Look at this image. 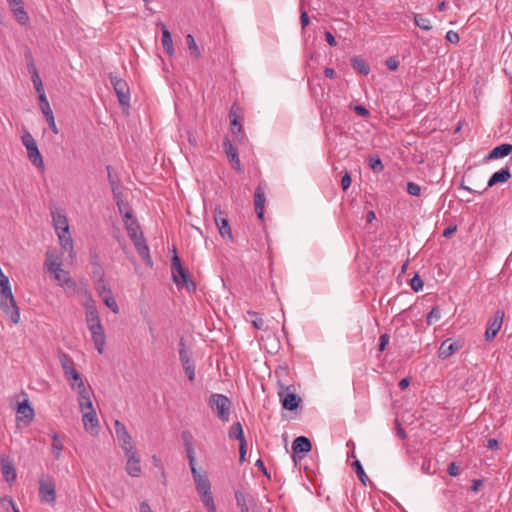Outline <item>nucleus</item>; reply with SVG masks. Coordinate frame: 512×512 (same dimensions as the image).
I'll list each match as a JSON object with an SVG mask.
<instances>
[{
	"instance_id": "obj_15",
	"label": "nucleus",
	"mask_w": 512,
	"mask_h": 512,
	"mask_svg": "<svg viewBox=\"0 0 512 512\" xmlns=\"http://www.w3.org/2000/svg\"><path fill=\"white\" fill-rule=\"evenodd\" d=\"M192 476L196 485V490L199 494L211 492V484L207 475L201 474L196 467H192Z\"/></svg>"
},
{
	"instance_id": "obj_30",
	"label": "nucleus",
	"mask_w": 512,
	"mask_h": 512,
	"mask_svg": "<svg viewBox=\"0 0 512 512\" xmlns=\"http://www.w3.org/2000/svg\"><path fill=\"white\" fill-rule=\"evenodd\" d=\"M162 46L168 55L174 54V47L171 34L165 25L162 24Z\"/></svg>"
},
{
	"instance_id": "obj_42",
	"label": "nucleus",
	"mask_w": 512,
	"mask_h": 512,
	"mask_svg": "<svg viewBox=\"0 0 512 512\" xmlns=\"http://www.w3.org/2000/svg\"><path fill=\"white\" fill-rule=\"evenodd\" d=\"M39 102L41 111L43 112L44 116L53 113L44 91H42L39 95Z\"/></svg>"
},
{
	"instance_id": "obj_46",
	"label": "nucleus",
	"mask_w": 512,
	"mask_h": 512,
	"mask_svg": "<svg viewBox=\"0 0 512 512\" xmlns=\"http://www.w3.org/2000/svg\"><path fill=\"white\" fill-rule=\"evenodd\" d=\"M103 302L105 303V305L111 309V311L115 314H117L119 312V307H118V304L113 296V294L111 296H108V297H105L102 299Z\"/></svg>"
},
{
	"instance_id": "obj_1",
	"label": "nucleus",
	"mask_w": 512,
	"mask_h": 512,
	"mask_svg": "<svg viewBox=\"0 0 512 512\" xmlns=\"http://www.w3.org/2000/svg\"><path fill=\"white\" fill-rule=\"evenodd\" d=\"M0 309L5 313L13 324L20 320V310L12 294L9 279L2 274L0 280Z\"/></svg>"
},
{
	"instance_id": "obj_39",
	"label": "nucleus",
	"mask_w": 512,
	"mask_h": 512,
	"mask_svg": "<svg viewBox=\"0 0 512 512\" xmlns=\"http://www.w3.org/2000/svg\"><path fill=\"white\" fill-rule=\"evenodd\" d=\"M57 235L59 237L60 245L62 246V248L66 249V250L72 249L73 241L69 235V231L68 232H59V233H57Z\"/></svg>"
},
{
	"instance_id": "obj_36",
	"label": "nucleus",
	"mask_w": 512,
	"mask_h": 512,
	"mask_svg": "<svg viewBox=\"0 0 512 512\" xmlns=\"http://www.w3.org/2000/svg\"><path fill=\"white\" fill-rule=\"evenodd\" d=\"M17 22L21 25H26L29 21V16L26 13L24 6H19L11 9Z\"/></svg>"
},
{
	"instance_id": "obj_62",
	"label": "nucleus",
	"mask_w": 512,
	"mask_h": 512,
	"mask_svg": "<svg viewBox=\"0 0 512 512\" xmlns=\"http://www.w3.org/2000/svg\"><path fill=\"white\" fill-rule=\"evenodd\" d=\"M354 111L357 115L359 116H362V117H367L369 116V111L368 109H366L364 106L362 105H357L354 107Z\"/></svg>"
},
{
	"instance_id": "obj_48",
	"label": "nucleus",
	"mask_w": 512,
	"mask_h": 512,
	"mask_svg": "<svg viewBox=\"0 0 512 512\" xmlns=\"http://www.w3.org/2000/svg\"><path fill=\"white\" fill-rule=\"evenodd\" d=\"M407 193L411 196H420L421 194V187L414 182H408L406 187Z\"/></svg>"
},
{
	"instance_id": "obj_41",
	"label": "nucleus",
	"mask_w": 512,
	"mask_h": 512,
	"mask_svg": "<svg viewBox=\"0 0 512 512\" xmlns=\"http://www.w3.org/2000/svg\"><path fill=\"white\" fill-rule=\"evenodd\" d=\"M248 316L250 317V321L252 323V325L256 328V329H263L264 328V321L262 319V317L260 316L259 313L257 312H254V311H248Z\"/></svg>"
},
{
	"instance_id": "obj_12",
	"label": "nucleus",
	"mask_w": 512,
	"mask_h": 512,
	"mask_svg": "<svg viewBox=\"0 0 512 512\" xmlns=\"http://www.w3.org/2000/svg\"><path fill=\"white\" fill-rule=\"evenodd\" d=\"M89 331L92 335V340L95 344L97 351L102 354L104 351L106 336L104 332V328L101 323L93 324L88 326Z\"/></svg>"
},
{
	"instance_id": "obj_21",
	"label": "nucleus",
	"mask_w": 512,
	"mask_h": 512,
	"mask_svg": "<svg viewBox=\"0 0 512 512\" xmlns=\"http://www.w3.org/2000/svg\"><path fill=\"white\" fill-rule=\"evenodd\" d=\"M265 193L261 186H258L254 195V206L257 217L260 220L264 218Z\"/></svg>"
},
{
	"instance_id": "obj_26",
	"label": "nucleus",
	"mask_w": 512,
	"mask_h": 512,
	"mask_svg": "<svg viewBox=\"0 0 512 512\" xmlns=\"http://www.w3.org/2000/svg\"><path fill=\"white\" fill-rule=\"evenodd\" d=\"M292 449L295 454L306 453L312 449L311 441L305 436H299L295 438L292 443Z\"/></svg>"
},
{
	"instance_id": "obj_51",
	"label": "nucleus",
	"mask_w": 512,
	"mask_h": 512,
	"mask_svg": "<svg viewBox=\"0 0 512 512\" xmlns=\"http://www.w3.org/2000/svg\"><path fill=\"white\" fill-rule=\"evenodd\" d=\"M390 340V336L387 333H384L379 338V345H378V351L383 352Z\"/></svg>"
},
{
	"instance_id": "obj_54",
	"label": "nucleus",
	"mask_w": 512,
	"mask_h": 512,
	"mask_svg": "<svg viewBox=\"0 0 512 512\" xmlns=\"http://www.w3.org/2000/svg\"><path fill=\"white\" fill-rule=\"evenodd\" d=\"M446 40L452 44H458L460 41L459 34L453 30H449L445 36Z\"/></svg>"
},
{
	"instance_id": "obj_60",
	"label": "nucleus",
	"mask_w": 512,
	"mask_h": 512,
	"mask_svg": "<svg viewBox=\"0 0 512 512\" xmlns=\"http://www.w3.org/2000/svg\"><path fill=\"white\" fill-rule=\"evenodd\" d=\"M450 476L456 477L459 475V466L455 462H451L447 469Z\"/></svg>"
},
{
	"instance_id": "obj_35",
	"label": "nucleus",
	"mask_w": 512,
	"mask_h": 512,
	"mask_svg": "<svg viewBox=\"0 0 512 512\" xmlns=\"http://www.w3.org/2000/svg\"><path fill=\"white\" fill-rule=\"evenodd\" d=\"M52 440H53L52 453H53L54 458L56 460H58L61 456V452H62L64 446H63V443L57 433H54L52 435Z\"/></svg>"
},
{
	"instance_id": "obj_52",
	"label": "nucleus",
	"mask_w": 512,
	"mask_h": 512,
	"mask_svg": "<svg viewBox=\"0 0 512 512\" xmlns=\"http://www.w3.org/2000/svg\"><path fill=\"white\" fill-rule=\"evenodd\" d=\"M185 450H186V453H187V458L189 460L190 468L192 469V467H196L195 466V450H194V447L188 445V447H185Z\"/></svg>"
},
{
	"instance_id": "obj_8",
	"label": "nucleus",
	"mask_w": 512,
	"mask_h": 512,
	"mask_svg": "<svg viewBox=\"0 0 512 512\" xmlns=\"http://www.w3.org/2000/svg\"><path fill=\"white\" fill-rule=\"evenodd\" d=\"M39 497L42 502L54 504L56 501V485L51 477L39 480Z\"/></svg>"
},
{
	"instance_id": "obj_7",
	"label": "nucleus",
	"mask_w": 512,
	"mask_h": 512,
	"mask_svg": "<svg viewBox=\"0 0 512 512\" xmlns=\"http://www.w3.org/2000/svg\"><path fill=\"white\" fill-rule=\"evenodd\" d=\"M278 385V395L281 400L283 408L289 411L296 410L301 402V398L294 392H291L289 386H285L281 382H279Z\"/></svg>"
},
{
	"instance_id": "obj_29",
	"label": "nucleus",
	"mask_w": 512,
	"mask_h": 512,
	"mask_svg": "<svg viewBox=\"0 0 512 512\" xmlns=\"http://www.w3.org/2000/svg\"><path fill=\"white\" fill-rule=\"evenodd\" d=\"M53 222L54 227L57 233L59 232H68L69 231V225L68 221L65 215L61 213H53Z\"/></svg>"
},
{
	"instance_id": "obj_57",
	"label": "nucleus",
	"mask_w": 512,
	"mask_h": 512,
	"mask_svg": "<svg viewBox=\"0 0 512 512\" xmlns=\"http://www.w3.org/2000/svg\"><path fill=\"white\" fill-rule=\"evenodd\" d=\"M385 65L386 67L389 69V70H392V71H395L398 69L399 67V61L397 60V58L395 57H389L386 61H385Z\"/></svg>"
},
{
	"instance_id": "obj_58",
	"label": "nucleus",
	"mask_w": 512,
	"mask_h": 512,
	"mask_svg": "<svg viewBox=\"0 0 512 512\" xmlns=\"http://www.w3.org/2000/svg\"><path fill=\"white\" fill-rule=\"evenodd\" d=\"M246 447H247L246 441L239 442V461L240 462L245 461Z\"/></svg>"
},
{
	"instance_id": "obj_6",
	"label": "nucleus",
	"mask_w": 512,
	"mask_h": 512,
	"mask_svg": "<svg viewBox=\"0 0 512 512\" xmlns=\"http://www.w3.org/2000/svg\"><path fill=\"white\" fill-rule=\"evenodd\" d=\"M109 79L118 97L119 104L123 109L128 110L130 108V89L127 82L114 73H110Z\"/></svg>"
},
{
	"instance_id": "obj_24",
	"label": "nucleus",
	"mask_w": 512,
	"mask_h": 512,
	"mask_svg": "<svg viewBox=\"0 0 512 512\" xmlns=\"http://www.w3.org/2000/svg\"><path fill=\"white\" fill-rule=\"evenodd\" d=\"M511 152H512V144L504 143V144H501V145L493 148L487 155L486 159L492 160V159L504 158V157L508 156Z\"/></svg>"
},
{
	"instance_id": "obj_34",
	"label": "nucleus",
	"mask_w": 512,
	"mask_h": 512,
	"mask_svg": "<svg viewBox=\"0 0 512 512\" xmlns=\"http://www.w3.org/2000/svg\"><path fill=\"white\" fill-rule=\"evenodd\" d=\"M352 67L362 75H367L370 72L368 64L359 57H353Z\"/></svg>"
},
{
	"instance_id": "obj_16",
	"label": "nucleus",
	"mask_w": 512,
	"mask_h": 512,
	"mask_svg": "<svg viewBox=\"0 0 512 512\" xmlns=\"http://www.w3.org/2000/svg\"><path fill=\"white\" fill-rule=\"evenodd\" d=\"M504 313L497 311L494 318L488 321L487 329L485 331L486 340H492L496 337L498 331L501 328Z\"/></svg>"
},
{
	"instance_id": "obj_61",
	"label": "nucleus",
	"mask_w": 512,
	"mask_h": 512,
	"mask_svg": "<svg viewBox=\"0 0 512 512\" xmlns=\"http://www.w3.org/2000/svg\"><path fill=\"white\" fill-rule=\"evenodd\" d=\"M181 437H182L185 447H188V445L193 446L192 435L189 431H183L181 434Z\"/></svg>"
},
{
	"instance_id": "obj_22",
	"label": "nucleus",
	"mask_w": 512,
	"mask_h": 512,
	"mask_svg": "<svg viewBox=\"0 0 512 512\" xmlns=\"http://www.w3.org/2000/svg\"><path fill=\"white\" fill-rule=\"evenodd\" d=\"M123 220H124L125 228L127 230V234L131 240L143 235V233L140 230L139 223L134 216L125 218Z\"/></svg>"
},
{
	"instance_id": "obj_49",
	"label": "nucleus",
	"mask_w": 512,
	"mask_h": 512,
	"mask_svg": "<svg viewBox=\"0 0 512 512\" xmlns=\"http://www.w3.org/2000/svg\"><path fill=\"white\" fill-rule=\"evenodd\" d=\"M410 286L415 292H418L423 288V281L418 274H415L410 280Z\"/></svg>"
},
{
	"instance_id": "obj_64",
	"label": "nucleus",
	"mask_w": 512,
	"mask_h": 512,
	"mask_svg": "<svg viewBox=\"0 0 512 512\" xmlns=\"http://www.w3.org/2000/svg\"><path fill=\"white\" fill-rule=\"evenodd\" d=\"M300 22H301V25H302L303 28L308 26L309 23H310L309 16H308V14H307V12L305 10L301 11Z\"/></svg>"
},
{
	"instance_id": "obj_59",
	"label": "nucleus",
	"mask_w": 512,
	"mask_h": 512,
	"mask_svg": "<svg viewBox=\"0 0 512 512\" xmlns=\"http://www.w3.org/2000/svg\"><path fill=\"white\" fill-rule=\"evenodd\" d=\"M351 185V176L346 172L341 179V187L343 190H347Z\"/></svg>"
},
{
	"instance_id": "obj_32",
	"label": "nucleus",
	"mask_w": 512,
	"mask_h": 512,
	"mask_svg": "<svg viewBox=\"0 0 512 512\" xmlns=\"http://www.w3.org/2000/svg\"><path fill=\"white\" fill-rule=\"evenodd\" d=\"M86 322L87 326L101 323L98 311L94 305L87 306L86 308Z\"/></svg>"
},
{
	"instance_id": "obj_38",
	"label": "nucleus",
	"mask_w": 512,
	"mask_h": 512,
	"mask_svg": "<svg viewBox=\"0 0 512 512\" xmlns=\"http://www.w3.org/2000/svg\"><path fill=\"white\" fill-rule=\"evenodd\" d=\"M414 23L423 30L428 31L432 29L430 20L421 14L414 15Z\"/></svg>"
},
{
	"instance_id": "obj_40",
	"label": "nucleus",
	"mask_w": 512,
	"mask_h": 512,
	"mask_svg": "<svg viewBox=\"0 0 512 512\" xmlns=\"http://www.w3.org/2000/svg\"><path fill=\"white\" fill-rule=\"evenodd\" d=\"M352 467L354 468L355 473L357 474V476H358L359 480L361 481V483L363 485H366V482L368 481V477L365 474L364 469H363L362 464L360 463V461L359 460H355L352 463Z\"/></svg>"
},
{
	"instance_id": "obj_45",
	"label": "nucleus",
	"mask_w": 512,
	"mask_h": 512,
	"mask_svg": "<svg viewBox=\"0 0 512 512\" xmlns=\"http://www.w3.org/2000/svg\"><path fill=\"white\" fill-rule=\"evenodd\" d=\"M441 318L440 309L438 306H434L431 311L427 315V324L431 325L434 322L438 321Z\"/></svg>"
},
{
	"instance_id": "obj_28",
	"label": "nucleus",
	"mask_w": 512,
	"mask_h": 512,
	"mask_svg": "<svg viewBox=\"0 0 512 512\" xmlns=\"http://www.w3.org/2000/svg\"><path fill=\"white\" fill-rule=\"evenodd\" d=\"M45 269L48 272L54 273L58 269L62 268V263L54 253L48 251L46 253V260L44 263Z\"/></svg>"
},
{
	"instance_id": "obj_17",
	"label": "nucleus",
	"mask_w": 512,
	"mask_h": 512,
	"mask_svg": "<svg viewBox=\"0 0 512 512\" xmlns=\"http://www.w3.org/2000/svg\"><path fill=\"white\" fill-rule=\"evenodd\" d=\"M132 242H133L139 256L142 258V260L145 262V264L151 267L153 265V262L150 257L149 247L146 243L144 236L142 235L138 238H135L132 240Z\"/></svg>"
},
{
	"instance_id": "obj_3",
	"label": "nucleus",
	"mask_w": 512,
	"mask_h": 512,
	"mask_svg": "<svg viewBox=\"0 0 512 512\" xmlns=\"http://www.w3.org/2000/svg\"><path fill=\"white\" fill-rule=\"evenodd\" d=\"M79 407L82 412V421L86 431L95 435L98 433L99 421L97 414L93 408V403L90 396L81 395L78 399Z\"/></svg>"
},
{
	"instance_id": "obj_56",
	"label": "nucleus",
	"mask_w": 512,
	"mask_h": 512,
	"mask_svg": "<svg viewBox=\"0 0 512 512\" xmlns=\"http://www.w3.org/2000/svg\"><path fill=\"white\" fill-rule=\"evenodd\" d=\"M45 118H46V121H47V123L49 125V128L52 130V132L54 134H58L59 131H58V128L56 126L55 118H54L53 113L46 115Z\"/></svg>"
},
{
	"instance_id": "obj_4",
	"label": "nucleus",
	"mask_w": 512,
	"mask_h": 512,
	"mask_svg": "<svg viewBox=\"0 0 512 512\" xmlns=\"http://www.w3.org/2000/svg\"><path fill=\"white\" fill-rule=\"evenodd\" d=\"M172 277L177 286H185L189 291H194L196 285L189 277L188 271L182 266L177 254L172 257Z\"/></svg>"
},
{
	"instance_id": "obj_50",
	"label": "nucleus",
	"mask_w": 512,
	"mask_h": 512,
	"mask_svg": "<svg viewBox=\"0 0 512 512\" xmlns=\"http://www.w3.org/2000/svg\"><path fill=\"white\" fill-rule=\"evenodd\" d=\"M236 501L237 505L240 507V512H249L248 506L245 501V497L243 494L237 492L236 493Z\"/></svg>"
},
{
	"instance_id": "obj_55",
	"label": "nucleus",
	"mask_w": 512,
	"mask_h": 512,
	"mask_svg": "<svg viewBox=\"0 0 512 512\" xmlns=\"http://www.w3.org/2000/svg\"><path fill=\"white\" fill-rule=\"evenodd\" d=\"M200 497H201V501L203 502L204 506L205 507H208L210 505H213L215 504L214 503V499H213V496H212V493L211 492H207V493H204V494H199Z\"/></svg>"
},
{
	"instance_id": "obj_18",
	"label": "nucleus",
	"mask_w": 512,
	"mask_h": 512,
	"mask_svg": "<svg viewBox=\"0 0 512 512\" xmlns=\"http://www.w3.org/2000/svg\"><path fill=\"white\" fill-rule=\"evenodd\" d=\"M462 348V342L455 341L451 342L450 339L444 340L439 348L438 356L441 359H446L450 357L453 353L457 352Z\"/></svg>"
},
{
	"instance_id": "obj_20",
	"label": "nucleus",
	"mask_w": 512,
	"mask_h": 512,
	"mask_svg": "<svg viewBox=\"0 0 512 512\" xmlns=\"http://www.w3.org/2000/svg\"><path fill=\"white\" fill-rule=\"evenodd\" d=\"M17 413H18V420H25L26 423H30L34 419V409L32 408L31 404L29 403V400H24L20 403H18L17 406Z\"/></svg>"
},
{
	"instance_id": "obj_23",
	"label": "nucleus",
	"mask_w": 512,
	"mask_h": 512,
	"mask_svg": "<svg viewBox=\"0 0 512 512\" xmlns=\"http://www.w3.org/2000/svg\"><path fill=\"white\" fill-rule=\"evenodd\" d=\"M510 178H511V173H510L509 167L502 168L499 171H497V172L492 174V176L488 180L486 188L488 189V188L493 187L494 185H496L498 183L506 182Z\"/></svg>"
},
{
	"instance_id": "obj_33",
	"label": "nucleus",
	"mask_w": 512,
	"mask_h": 512,
	"mask_svg": "<svg viewBox=\"0 0 512 512\" xmlns=\"http://www.w3.org/2000/svg\"><path fill=\"white\" fill-rule=\"evenodd\" d=\"M228 435L231 439H237L239 442L246 441L240 422H236L230 427Z\"/></svg>"
},
{
	"instance_id": "obj_43",
	"label": "nucleus",
	"mask_w": 512,
	"mask_h": 512,
	"mask_svg": "<svg viewBox=\"0 0 512 512\" xmlns=\"http://www.w3.org/2000/svg\"><path fill=\"white\" fill-rule=\"evenodd\" d=\"M117 207L120 214L123 216V219L133 216V210L127 202L120 201V203L117 204Z\"/></svg>"
},
{
	"instance_id": "obj_47",
	"label": "nucleus",
	"mask_w": 512,
	"mask_h": 512,
	"mask_svg": "<svg viewBox=\"0 0 512 512\" xmlns=\"http://www.w3.org/2000/svg\"><path fill=\"white\" fill-rule=\"evenodd\" d=\"M369 165L375 172H381L384 170V165L379 157L370 158Z\"/></svg>"
},
{
	"instance_id": "obj_5",
	"label": "nucleus",
	"mask_w": 512,
	"mask_h": 512,
	"mask_svg": "<svg viewBox=\"0 0 512 512\" xmlns=\"http://www.w3.org/2000/svg\"><path fill=\"white\" fill-rule=\"evenodd\" d=\"M209 406L221 421H229L231 402L227 396L212 394L209 398Z\"/></svg>"
},
{
	"instance_id": "obj_63",
	"label": "nucleus",
	"mask_w": 512,
	"mask_h": 512,
	"mask_svg": "<svg viewBox=\"0 0 512 512\" xmlns=\"http://www.w3.org/2000/svg\"><path fill=\"white\" fill-rule=\"evenodd\" d=\"M230 118H231V130L233 133H236V128H237V131L240 132L241 131V125L240 123L238 122L237 118L233 115L232 113H230Z\"/></svg>"
},
{
	"instance_id": "obj_37",
	"label": "nucleus",
	"mask_w": 512,
	"mask_h": 512,
	"mask_svg": "<svg viewBox=\"0 0 512 512\" xmlns=\"http://www.w3.org/2000/svg\"><path fill=\"white\" fill-rule=\"evenodd\" d=\"M30 71H31V78L32 82L34 84L35 90L40 94L42 91H44L43 83L39 77L38 71L35 68L33 64L30 65Z\"/></svg>"
},
{
	"instance_id": "obj_31",
	"label": "nucleus",
	"mask_w": 512,
	"mask_h": 512,
	"mask_svg": "<svg viewBox=\"0 0 512 512\" xmlns=\"http://www.w3.org/2000/svg\"><path fill=\"white\" fill-rule=\"evenodd\" d=\"M96 290L101 299L111 296L113 294L108 282L102 278H100L96 282Z\"/></svg>"
},
{
	"instance_id": "obj_44",
	"label": "nucleus",
	"mask_w": 512,
	"mask_h": 512,
	"mask_svg": "<svg viewBox=\"0 0 512 512\" xmlns=\"http://www.w3.org/2000/svg\"><path fill=\"white\" fill-rule=\"evenodd\" d=\"M186 42L191 53L196 57H200V50L195 42L194 37L191 34L186 36Z\"/></svg>"
},
{
	"instance_id": "obj_13",
	"label": "nucleus",
	"mask_w": 512,
	"mask_h": 512,
	"mask_svg": "<svg viewBox=\"0 0 512 512\" xmlns=\"http://www.w3.org/2000/svg\"><path fill=\"white\" fill-rule=\"evenodd\" d=\"M223 148L232 167L236 171L241 172V162L239 159L237 149L233 146V144L227 137L224 139Z\"/></svg>"
},
{
	"instance_id": "obj_14",
	"label": "nucleus",
	"mask_w": 512,
	"mask_h": 512,
	"mask_svg": "<svg viewBox=\"0 0 512 512\" xmlns=\"http://www.w3.org/2000/svg\"><path fill=\"white\" fill-rule=\"evenodd\" d=\"M54 279L58 282V284L66 290L75 292L77 288L76 282L70 277L68 271L64 269H58L54 273Z\"/></svg>"
},
{
	"instance_id": "obj_53",
	"label": "nucleus",
	"mask_w": 512,
	"mask_h": 512,
	"mask_svg": "<svg viewBox=\"0 0 512 512\" xmlns=\"http://www.w3.org/2000/svg\"><path fill=\"white\" fill-rule=\"evenodd\" d=\"M21 140H22L23 145L26 147V149L29 146H33L34 144H36L35 139L29 132H26L25 134H23L21 137Z\"/></svg>"
},
{
	"instance_id": "obj_10",
	"label": "nucleus",
	"mask_w": 512,
	"mask_h": 512,
	"mask_svg": "<svg viewBox=\"0 0 512 512\" xmlns=\"http://www.w3.org/2000/svg\"><path fill=\"white\" fill-rule=\"evenodd\" d=\"M125 457L127 458L126 462V471L132 477H139L141 475V462L138 456L137 450H127L124 452Z\"/></svg>"
},
{
	"instance_id": "obj_9",
	"label": "nucleus",
	"mask_w": 512,
	"mask_h": 512,
	"mask_svg": "<svg viewBox=\"0 0 512 512\" xmlns=\"http://www.w3.org/2000/svg\"><path fill=\"white\" fill-rule=\"evenodd\" d=\"M114 429L120 447L123 449L124 452L127 450L135 449L134 445L132 444V438L129 432L127 431L125 425L121 421H114Z\"/></svg>"
},
{
	"instance_id": "obj_2",
	"label": "nucleus",
	"mask_w": 512,
	"mask_h": 512,
	"mask_svg": "<svg viewBox=\"0 0 512 512\" xmlns=\"http://www.w3.org/2000/svg\"><path fill=\"white\" fill-rule=\"evenodd\" d=\"M60 363L66 379L73 389H77L78 399L81 395L90 396L89 390L85 387L81 374L75 369L74 361L67 354L60 355Z\"/></svg>"
},
{
	"instance_id": "obj_19",
	"label": "nucleus",
	"mask_w": 512,
	"mask_h": 512,
	"mask_svg": "<svg viewBox=\"0 0 512 512\" xmlns=\"http://www.w3.org/2000/svg\"><path fill=\"white\" fill-rule=\"evenodd\" d=\"M179 358L188 379L193 381L195 378V366L191 361L190 353L188 350L179 349Z\"/></svg>"
},
{
	"instance_id": "obj_11",
	"label": "nucleus",
	"mask_w": 512,
	"mask_h": 512,
	"mask_svg": "<svg viewBox=\"0 0 512 512\" xmlns=\"http://www.w3.org/2000/svg\"><path fill=\"white\" fill-rule=\"evenodd\" d=\"M214 219L220 235L223 238L232 239V232L227 213L222 210L215 209Z\"/></svg>"
},
{
	"instance_id": "obj_27",
	"label": "nucleus",
	"mask_w": 512,
	"mask_h": 512,
	"mask_svg": "<svg viewBox=\"0 0 512 512\" xmlns=\"http://www.w3.org/2000/svg\"><path fill=\"white\" fill-rule=\"evenodd\" d=\"M27 156L34 166L38 168H42L44 166L43 159L38 149L37 143L27 148Z\"/></svg>"
},
{
	"instance_id": "obj_25",
	"label": "nucleus",
	"mask_w": 512,
	"mask_h": 512,
	"mask_svg": "<svg viewBox=\"0 0 512 512\" xmlns=\"http://www.w3.org/2000/svg\"><path fill=\"white\" fill-rule=\"evenodd\" d=\"M1 472L7 482L16 479V471L13 462L8 458H1Z\"/></svg>"
}]
</instances>
